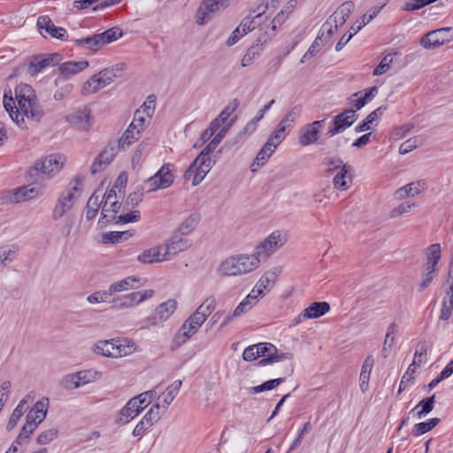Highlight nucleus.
I'll use <instances>...</instances> for the list:
<instances>
[{"label": "nucleus", "mask_w": 453, "mask_h": 453, "mask_svg": "<svg viewBox=\"0 0 453 453\" xmlns=\"http://www.w3.org/2000/svg\"><path fill=\"white\" fill-rule=\"evenodd\" d=\"M226 130L227 128L223 127L216 134L184 173V180H192V186L198 185L211 169L215 162L211 159L210 155L222 141L226 135Z\"/></svg>", "instance_id": "f257e3e1"}, {"label": "nucleus", "mask_w": 453, "mask_h": 453, "mask_svg": "<svg viewBox=\"0 0 453 453\" xmlns=\"http://www.w3.org/2000/svg\"><path fill=\"white\" fill-rule=\"evenodd\" d=\"M15 99L24 117L39 122L44 115L42 106L38 104L36 95L33 88L28 84H19L15 88Z\"/></svg>", "instance_id": "f03ea898"}, {"label": "nucleus", "mask_w": 453, "mask_h": 453, "mask_svg": "<svg viewBox=\"0 0 453 453\" xmlns=\"http://www.w3.org/2000/svg\"><path fill=\"white\" fill-rule=\"evenodd\" d=\"M156 392L149 390L131 398L119 411V421L126 424L138 416L154 399Z\"/></svg>", "instance_id": "7ed1b4c3"}, {"label": "nucleus", "mask_w": 453, "mask_h": 453, "mask_svg": "<svg viewBox=\"0 0 453 453\" xmlns=\"http://www.w3.org/2000/svg\"><path fill=\"white\" fill-rule=\"evenodd\" d=\"M60 158L58 155H50L37 161L28 170L29 176L34 181L53 177L62 168L63 163L59 161Z\"/></svg>", "instance_id": "20e7f679"}, {"label": "nucleus", "mask_w": 453, "mask_h": 453, "mask_svg": "<svg viewBox=\"0 0 453 453\" xmlns=\"http://www.w3.org/2000/svg\"><path fill=\"white\" fill-rule=\"evenodd\" d=\"M70 185V188L60 194L56 205L52 210L51 218L54 221L59 220L63 218L75 203L76 197L74 196V192L81 190V181L76 178Z\"/></svg>", "instance_id": "39448f33"}, {"label": "nucleus", "mask_w": 453, "mask_h": 453, "mask_svg": "<svg viewBox=\"0 0 453 453\" xmlns=\"http://www.w3.org/2000/svg\"><path fill=\"white\" fill-rule=\"evenodd\" d=\"M200 314V311H195L182 324L173 338V342L176 347H180L190 339L206 320L204 315Z\"/></svg>", "instance_id": "423d86ee"}, {"label": "nucleus", "mask_w": 453, "mask_h": 453, "mask_svg": "<svg viewBox=\"0 0 453 453\" xmlns=\"http://www.w3.org/2000/svg\"><path fill=\"white\" fill-rule=\"evenodd\" d=\"M154 290L145 289L142 291L132 292L121 296L113 298L110 303L112 307L118 311L133 308L143 301L151 298L154 296Z\"/></svg>", "instance_id": "0eeeda50"}, {"label": "nucleus", "mask_w": 453, "mask_h": 453, "mask_svg": "<svg viewBox=\"0 0 453 453\" xmlns=\"http://www.w3.org/2000/svg\"><path fill=\"white\" fill-rule=\"evenodd\" d=\"M100 376V372L94 370L80 371L64 376L60 381V386L66 390L75 389L94 381Z\"/></svg>", "instance_id": "6e6552de"}, {"label": "nucleus", "mask_w": 453, "mask_h": 453, "mask_svg": "<svg viewBox=\"0 0 453 453\" xmlns=\"http://www.w3.org/2000/svg\"><path fill=\"white\" fill-rule=\"evenodd\" d=\"M453 40V27H447L428 32L420 40L425 49H435Z\"/></svg>", "instance_id": "1a4fd4ad"}, {"label": "nucleus", "mask_w": 453, "mask_h": 453, "mask_svg": "<svg viewBox=\"0 0 453 453\" xmlns=\"http://www.w3.org/2000/svg\"><path fill=\"white\" fill-rule=\"evenodd\" d=\"M170 166V164L163 165L153 176L146 180L149 192L167 188L173 183L174 176Z\"/></svg>", "instance_id": "9d476101"}, {"label": "nucleus", "mask_w": 453, "mask_h": 453, "mask_svg": "<svg viewBox=\"0 0 453 453\" xmlns=\"http://www.w3.org/2000/svg\"><path fill=\"white\" fill-rule=\"evenodd\" d=\"M259 357H263L258 361L257 365L264 366L268 364L276 363L284 359H292L293 354L290 352L279 353L277 348L269 342H260L257 344Z\"/></svg>", "instance_id": "9b49d317"}, {"label": "nucleus", "mask_w": 453, "mask_h": 453, "mask_svg": "<svg viewBox=\"0 0 453 453\" xmlns=\"http://www.w3.org/2000/svg\"><path fill=\"white\" fill-rule=\"evenodd\" d=\"M358 119V114L353 109H346L341 113L334 117L331 126L329 127L326 135L333 137L337 134L342 133L351 127Z\"/></svg>", "instance_id": "f8f14e48"}, {"label": "nucleus", "mask_w": 453, "mask_h": 453, "mask_svg": "<svg viewBox=\"0 0 453 453\" xmlns=\"http://www.w3.org/2000/svg\"><path fill=\"white\" fill-rule=\"evenodd\" d=\"M286 242V238L282 237L279 231L273 232L264 242L256 247L255 253L252 254L259 259H265L271 256L275 250L281 247Z\"/></svg>", "instance_id": "ddd939ff"}, {"label": "nucleus", "mask_w": 453, "mask_h": 453, "mask_svg": "<svg viewBox=\"0 0 453 453\" xmlns=\"http://www.w3.org/2000/svg\"><path fill=\"white\" fill-rule=\"evenodd\" d=\"M163 245L162 259L169 261L179 253L188 250L192 245V242L189 239L184 238L180 233L173 232L166 243Z\"/></svg>", "instance_id": "4468645a"}, {"label": "nucleus", "mask_w": 453, "mask_h": 453, "mask_svg": "<svg viewBox=\"0 0 453 453\" xmlns=\"http://www.w3.org/2000/svg\"><path fill=\"white\" fill-rule=\"evenodd\" d=\"M37 28L40 34L46 37L47 35L52 38L61 41H68L69 35L67 31L61 27H56L49 16H40L37 19Z\"/></svg>", "instance_id": "2eb2a0df"}, {"label": "nucleus", "mask_w": 453, "mask_h": 453, "mask_svg": "<svg viewBox=\"0 0 453 453\" xmlns=\"http://www.w3.org/2000/svg\"><path fill=\"white\" fill-rule=\"evenodd\" d=\"M62 59L63 57L59 53L48 54L43 58L42 56H34L28 64L27 73L35 76L46 67L58 65Z\"/></svg>", "instance_id": "dca6fc26"}, {"label": "nucleus", "mask_w": 453, "mask_h": 453, "mask_svg": "<svg viewBox=\"0 0 453 453\" xmlns=\"http://www.w3.org/2000/svg\"><path fill=\"white\" fill-rule=\"evenodd\" d=\"M119 150L120 149H118L116 142H110L106 148L94 160L90 168L91 173L96 174L105 169V167L113 160L117 151Z\"/></svg>", "instance_id": "f3484780"}, {"label": "nucleus", "mask_w": 453, "mask_h": 453, "mask_svg": "<svg viewBox=\"0 0 453 453\" xmlns=\"http://www.w3.org/2000/svg\"><path fill=\"white\" fill-rule=\"evenodd\" d=\"M231 0H203L197 10V23L203 24L204 18L219 9H225L230 4Z\"/></svg>", "instance_id": "a211bd4d"}, {"label": "nucleus", "mask_w": 453, "mask_h": 453, "mask_svg": "<svg viewBox=\"0 0 453 453\" xmlns=\"http://www.w3.org/2000/svg\"><path fill=\"white\" fill-rule=\"evenodd\" d=\"M66 120L72 127L81 130H88L92 125L90 111L87 107L69 114Z\"/></svg>", "instance_id": "6ab92c4d"}, {"label": "nucleus", "mask_w": 453, "mask_h": 453, "mask_svg": "<svg viewBox=\"0 0 453 453\" xmlns=\"http://www.w3.org/2000/svg\"><path fill=\"white\" fill-rule=\"evenodd\" d=\"M176 308L177 302L174 299H169L162 303L156 308L153 316L150 318L151 323L155 325L167 320Z\"/></svg>", "instance_id": "aec40b11"}, {"label": "nucleus", "mask_w": 453, "mask_h": 453, "mask_svg": "<svg viewBox=\"0 0 453 453\" xmlns=\"http://www.w3.org/2000/svg\"><path fill=\"white\" fill-rule=\"evenodd\" d=\"M4 106L6 111H8L9 116L18 125V127H19L22 129L27 128L25 119L21 114L20 110L16 109L19 108V105H16V101L13 99L12 96H8L6 91H4Z\"/></svg>", "instance_id": "412c9836"}, {"label": "nucleus", "mask_w": 453, "mask_h": 453, "mask_svg": "<svg viewBox=\"0 0 453 453\" xmlns=\"http://www.w3.org/2000/svg\"><path fill=\"white\" fill-rule=\"evenodd\" d=\"M122 35L123 32L119 27H113L102 33L95 34L97 50L104 46L117 41Z\"/></svg>", "instance_id": "4be33fe9"}, {"label": "nucleus", "mask_w": 453, "mask_h": 453, "mask_svg": "<svg viewBox=\"0 0 453 453\" xmlns=\"http://www.w3.org/2000/svg\"><path fill=\"white\" fill-rule=\"evenodd\" d=\"M379 89L376 86L371 87L365 90V94L361 95V91L354 93L350 97V104L355 107V111L361 110L366 104L371 102L378 94Z\"/></svg>", "instance_id": "5701e85b"}, {"label": "nucleus", "mask_w": 453, "mask_h": 453, "mask_svg": "<svg viewBox=\"0 0 453 453\" xmlns=\"http://www.w3.org/2000/svg\"><path fill=\"white\" fill-rule=\"evenodd\" d=\"M351 169V165L344 164V166L337 171L333 179V184L336 189L346 190L350 187L352 183Z\"/></svg>", "instance_id": "b1692460"}, {"label": "nucleus", "mask_w": 453, "mask_h": 453, "mask_svg": "<svg viewBox=\"0 0 453 453\" xmlns=\"http://www.w3.org/2000/svg\"><path fill=\"white\" fill-rule=\"evenodd\" d=\"M267 41L266 35H259L256 41V43L251 45L244 54L242 59V65L243 67L250 65L254 59L258 57L263 51V44Z\"/></svg>", "instance_id": "393cba45"}, {"label": "nucleus", "mask_w": 453, "mask_h": 453, "mask_svg": "<svg viewBox=\"0 0 453 453\" xmlns=\"http://www.w3.org/2000/svg\"><path fill=\"white\" fill-rule=\"evenodd\" d=\"M88 65L89 63L87 60L68 61L59 65V72L65 79H69L70 77L85 70Z\"/></svg>", "instance_id": "a878e982"}, {"label": "nucleus", "mask_w": 453, "mask_h": 453, "mask_svg": "<svg viewBox=\"0 0 453 453\" xmlns=\"http://www.w3.org/2000/svg\"><path fill=\"white\" fill-rule=\"evenodd\" d=\"M136 127L137 125L135 123H131L122 136L115 141L118 149L126 150L140 138L142 133Z\"/></svg>", "instance_id": "bb28decb"}, {"label": "nucleus", "mask_w": 453, "mask_h": 453, "mask_svg": "<svg viewBox=\"0 0 453 453\" xmlns=\"http://www.w3.org/2000/svg\"><path fill=\"white\" fill-rule=\"evenodd\" d=\"M47 406L48 403H44L43 400L37 401L26 416V419L37 426L46 418Z\"/></svg>", "instance_id": "cd10ccee"}, {"label": "nucleus", "mask_w": 453, "mask_h": 453, "mask_svg": "<svg viewBox=\"0 0 453 453\" xmlns=\"http://www.w3.org/2000/svg\"><path fill=\"white\" fill-rule=\"evenodd\" d=\"M116 191L112 188L104 196V203L102 208V217L99 219V222L102 221V219L107 218V212H111L113 216L118 212L120 204L116 200Z\"/></svg>", "instance_id": "c85d7f7f"}, {"label": "nucleus", "mask_w": 453, "mask_h": 453, "mask_svg": "<svg viewBox=\"0 0 453 453\" xmlns=\"http://www.w3.org/2000/svg\"><path fill=\"white\" fill-rule=\"evenodd\" d=\"M163 248L164 245H158L145 250L137 257V260L142 264H152L166 261L165 259H161L163 258Z\"/></svg>", "instance_id": "c756f323"}, {"label": "nucleus", "mask_w": 453, "mask_h": 453, "mask_svg": "<svg viewBox=\"0 0 453 453\" xmlns=\"http://www.w3.org/2000/svg\"><path fill=\"white\" fill-rule=\"evenodd\" d=\"M143 283L142 279L136 276H128L123 280L111 283V290L115 293H120L129 289H136L142 287Z\"/></svg>", "instance_id": "7c9ffc66"}, {"label": "nucleus", "mask_w": 453, "mask_h": 453, "mask_svg": "<svg viewBox=\"0 0 453 453\" xmlns=\"http://www.w3.org/2000/svg\"><path fill=\"white\" fill-rule=\"evenodd\" d=\"M275 149L276 148L274 143H271V142H266L260 149L253 164L250 165L251 171L256 172L257 168L263 166L270 158L272 154L274 152Z\"/></svg>", "instance_id": "2f4dec72"}, {"label": "nucleus", "mask_w": 453, "mask_h": 453, "mask_svg": "<svg viewBox=\"0 0 453 453\" xmlns=\"http://www.w3.org/2000/svg\"><path fill=\"white\" fill-rule=\"evenodd\" d=\"M374 365V359L372 356H368L362 365L359 376V387L363 393L366 392L369 388L370 374Z\"/></svg>", "instance_id": "473e14b6"}, {"label": "nucleus", "mask_w": 453, "mask_h": 453, "mask_svg": "<svg viewBox=\"0 0 453 453\" xmlns=\"http://www.w3.org/2000/svg\"><path fill=\"white\" fill-rule=\"evenodd\" d=\"M240 267L241 274L254 271L259 266V259L253 255L242 254L235 256Z\"/></svg>", "instance_id": "72a5a7b5"}, {"label": "nucleus", "mask_w": 453, "mask_h": 453, "mask_svg": "<svg viewBox=\"0 0 453 453\" xmlns=\"http://www.w3.org/2000/svg\"><path fill=\"white\" fill-rule=\"evenodd\" d=\"M387 106L381 105L375 109L373 111L369 113L365 119H363L362 122H360L357 126L355 127L356 133H362L365 131H367L371 129V125L378 119H380L383 112L386 111Z\"/></svg>", "instance_id": "f704fd0d"}, {"label": "nucleus", "mask_w": 453, "mask_h": 453, "mask_svg": "<svg viewBox=\"0 0 453 453\" xmlns=\"http://www.w3.org/2000/svg\"><path fill=\"white\" fill-rule=\"evenodd\" d=\"M119 2V0H116V1H112V2H109L107 0H103L102 2L99 3V0H76L73 2V8H75L77 11H80V10H86L88 8H89L90 6L96 4L95 6H93V11H98V10H102V9H104L110 5H112V4H118Z\"/></svg>", "instance_id": "c9c22d12"}, {"label": "nucleus", "mask_w": 453, "mask_h": 453, "mask_svg": "<svg viewBox=\"0 0 453 453\" xmlns=\"http://www.w3.org/2000/svg\"><path fill=\"white\" fill-rule=\"evenodd\" d=\"M330 310V304L327 302H314L310 306L304 309V317H307L309 319H317Z\"/></svg>", "instance_id": "e433bc0d"}, {"label": "nucleus", "mask_w": 453, "mask_h": 453, "mask_svg": "<svg viewBox=\"0 0 453 453\" xmlns=\"http://www.w3.org/2000/svg\"><path fill=\"white\" fill-rule=\"evenodd\" d=\"M199 221V214L192 213L180 224L174 232L180 233V234L182 236L188 235L195 230Z\"/></svg>", "instance_id": "4c0bfd02"}, {"label": "nucleus", "mask_w": 453, "mask_h": 453, "mask_svg": "<svg viewBox=\"0 0 453 453\" xmlns=\"http://www.w3.org/2000/svg\"><path fill=\"white\" fill-rule=\"evenodd\" d=\"M240 267L236 257H230L224 260L219 268V273L223 276L241 275Z\"/></svg>", "instance_id": "58836bf2"}, {"label": "nucleus", "mask_w": 453, "mask_h": 453, "mask_svg": "<svg viewBox=\"0 0 453 453\" xmlns=\"http://www.w3.org/2000/svg\"><path fill=\"white\" fill-rule=\"evenodd\" d=\"M134 343L127 339H115L114 358L126 357L134 351Z\"/></svg>", "instance_id": "ea45409f"}, {"label": "nucleus", "mask_w": 453, "mask_h": 453, "mask_svg": "<svg viewBox=\"0 0 453 453\" xmlns=\"http://www.w3.org/2000/svg\"><path fill=\"white\" fill-rule=\"evenodd\" d=\"M115 339L98 341L93 346V351L96 354L102 355L107 357L114 358Z\"/></svg>", "instance_id": "a19ab883"}, {"label": "nucleus", "mask_w": 453, "mask_h": 453, "mask_svg": "<svg viewBox=\"0 0 453 453\" xmlns=\"http://www.w3.org/2000/svg\"><path fill=\"white\" fill-rule=\"evenodd\" d=\"M277 279V273L275 272H266L264 275L261 276L258 282L256 285L257 289L252 290V294L257 292V295L262 296L263 289H266L268 288H272Z\"/></svg>", "instance_id": "79ce46f5"}, {"label": "nucleus", "mask_w": 453, "mask_h": 453, "mask_svg": "<svg viewBox=\"0 0 453 453\" xmlns=\"http://www.w3.org/2000/svg\"><path fill=\"white\" fill-rule=\"evenodd\" d=\"M435 395L422 399L412 410L417 411L416 415L418 418H422L428 413H430L434 406Z\"/></svg>", "instance_id": "37998d69"}, {"label": "nucleus", "mask_w": 453, "mask_h": 453, "mask_svg": "<svg viewBox=\"0 0 453 453\" xmlns=\"http://www.w3.org/2000/svg\"><path fill=\"white\" fill-rule=\"evenodd\" d=\"M319 133V130L306 125L301 131V134L299 136V143L302 146H308L310 144L315 143L318 141Z\"/></svg>", "instance_id": "c03bdc74"}, {"label": "nucleus", "mask_w": 453, "mask_h": 453, "mask_svg": "<svg viewBox=\"0 0 453 453\" xmlns=\"http://www.w3.org/2000/svg\"><path fill=\"white\" fill-rule=\"evenodd\" d=\"M28 401L27 397L20 400L19 404L16 406V408L13 410L8 423L6 425V429L8 431L12 430L16 425L18 424L20 418L23 416L24 412L26 411L25 405L27 404Z\"/></svg>", "instance_id": "a18cd8bd"}, {"label": "nucleus", "mask_w": 453, "mask_h": 453, "mask_svg": "<svg viewBox=\"0 0 453 453\" xmlns=\"http://www.w3.org/2000/svg\"><path fill=\"white\" fill-rule=\"evenodd\" d=\"M123 71V64H118L111 68H105L99 72V74L102 76L105 85H109L115 81V79L119 78L122 74Z\"/></svg>", "instance_id": "49530a36"}, {"label": "nucleus", "mask_w": 453, "mask_h": 453, "mask_svg": "<svg viewBox=\"0 0 453 453\" xmlns=\"http://www.w3.org/2000/svg\"><path fill=\"white\" fill-rule=\"evenodd\" d=\"M101 203L100 196L96 191L94 192L88 198L86 205V219L88 220H92L96 216Z\"/></svg>", "instance_id": "de8ad7c7"}, {"label": "nucleus", "mask_w": 453, "mask_h": 453, "mask_svg": "<svg viewBox=\"0 0 453 453\" xmlns=\"http://www.w3.org/2000/svg\"><path fill=\"white\" fill-rule=\"evenodd\" d=\"M132 236V234H130L128 231H111L103 234L102 235V242L103 243H119L123 241L127 240L129 237Z\"/></svg>", "instance_id": "09e8293b"}, {"label": "nucleus", "mask_w": 453, "mask_h": 453, "mask_svg": "<svg viewBox=\"0 0 453 453\" xmlns=\"http://www.w3.org/2000/svg\"><path fill=\"white\" fill-rule=\"evenodd\" d=\"M95 34L81 38H71L69 41L78 48H81L91 52L97 51L96 43L95 40Z\"/></svg>", "instance_id": "8fccbe9b"}, {"label": "nucleus", "mask_w": 453, "mask_h": 453, "mask_svg": "<svg viewBox=\"0 0 453 453\" xmlns=\"http://www.w3.org/2000/svg\"><path fill=\"white\" fill-rule=\"evenodd\" d=\"M355 4L352 1H346L342 4L333 15L329 17V20L337 23L338 16H342V21H346L352 11L354 10Z\"/></svg>", "instance_id": "3c124183"}, {"label": "nucleus", "mask_w": 453, "mask_h": 453, "mask_svg": "<svg viewBox=\"0 0 453 453\" xmlns=\"http://www.w3.org/2000/svg\"><path fill=\"white\" fill-rule=\"evenodd\" d=\"M453 311V292L450 290L446 291V296L442 300L441 313L439 319L441 320H448L451 315Z\"/></svg>", "instance_id": "603ef678"}, {"label": "nucleus", "mask_w": 453, "mask_h": 453, "mask_svg": "<svg viewBox=\"0 0 453 453\" xmlns=\"http://www.w3.org/2000/svg\"><path fill=\"white\" fill-rule=\"evenodd\" d=\"M440 420L441 419L439 418H433L426 422L416 424L413 427L412 434L414 436H419L431 431L439 424Z\"/></svg>", "instance_id": "864d4df0"}, {"label": "nucleus", "mask_w": 453, "mask_h": 453, "mask_svg": "<svg viewBox=\"0 0 453 453\" xmlns=\"http://www.w3.org/2000/svg\"><path fill=\"white\" fill-rule=\"evenodd\" d=\"M284 381H285V378L273 379V380L265 381L261 385L251 387L248 390H249L250 394H258V393H261L264 391L272 390V389L275 388L276 387H278L280 384L283 383Z\"/></svg>", "instance_id": "5fc2aeb1"}, {"label": "nucleus", "mask_w": 453, "mask_h": 453, "mask_svg": "<svg viewBox=\"0 0 453 453\" xmlns=\"http://www.w3.org/2000/svg\"><path fill=\"white\" fill-rule=\"evenodd\" d=\"M257 295H248L234 311V316H241L250 311L257 303Z\"/></svg>", "instance_id": "6e6d98bb"}, {"label": "nucleus", "mask_w": 453, "mask_h": 453, "mask_svg": "<svg viewBox=\"0 0 453 453\" xmlns=\"http://www.w3.org/2000/svg\"><path fill=\"white\" fill-rule=\"evenodd\" d=\"M181 384H182V382L180 380L173 381V383L166 388V392L163 394V396H164L163 401L165 403L163 408L165 410L167 409L169 404L173 401L175 396L178 395L180 388L181 387Z\"/></svg>", "instance_id": "4d7b16f0"}, {"label": "nucleus", "mask_w": 453, "mask_h": 453, "mask_svg": "<svg viewBox=\"0 0 453 453\" xmlns=\"http://www.w3.org/2000/svg\"><path fill=\"white\" fill-rule=\"evenodd\" d=\"M427 355V344L425 341H420L416 346L414 353V359L411 365L420 366L421 364L425 363Z\"/></svg>", "instance_id": "13d9d810"}, {"label": "nucleus", "mask_w": 453, "mask_h": 453, "mask_svg": "<svg viewBox=\"0 0 453 453\" xmlns=\"http://www.w3.org/2000/svg\"><path fill=\"white\" fill-rule=\"evenodd\" d=\"M423 137L421 135L414 136L404 142H403L399 147V153L401 155H405L413 150H415L417 147L420 146L423 143Z\"/></svg>", "instance_id": "bf43d9fd"}, {"label": "nucleus", "mask_w": 453, "mask_h": 453, "mask_svg": "<svg viewBox=\"0 0 453 453\" xmlns=\"http://www.w3.org/2000/svg\"><path fill=\"white\" fill-rule=\"evenodd\" d=\"M288 127L279 123L275 130L272 133L270 137L266 142H271V143H274L275 148L285 139L287 134L289 132V129L287 130Z\"/></svg>", "instance_id": "052dcab7"}, {"label": "nucleus", "mask_w": 453, "mask_h": 453, "mask_svg": "<svg viewBox=\"0 0 453 453\" xmlns=\"http://www.w3.org/2000/svg\"><path fill=\"white\" fill-rule=\"evenodd\" d=\"M302 111V108L300 105H295L292 107L289 111L284 116V118L280 120V124L290 128L293 123L299 118Z\"/></svg>", "instance_id": "680f3d73"}, {"label": "nucleus", "mask_w": 453, "mask_h": 453, "mask_svg": "<svg viewBox=\"0 0 453 453\" xmlns=\"http://www.w3.org/2000/svg\"><path fill=\"white\" fill-rule=\"evenodd\" d=\"M153 425L154 424L151 421L150 414H145L134 428L132 434L134 436H141Z\"/></svg>", "instance_id": "e2e57ef3"}, {"label": "nucleus", "mask_w": 453, "mask_h": 453, "mask_svg": "<svg viewBox=\"0 0 453 453\" xmlns=\"http://www.w3.org/2000/svg\"><path fill=\"white\" fill-rule=\"evenodd\" d=\"M324 164H326L328 166L326 170L327 173L333 174L336 171L342 169L344 166L345 163L339 157H329L325 158Z\"/></svg>", "instance_id": "0e129e2a"}, {"label": "nucleus", "mask_w": 453, "mask_h": 453, "mask_svg": "<svg viewBox=\"0 0 453 453\" xmlns=\"http://www.w3.org/2000/svg\"><path fill=\"white\" fill-rule=\"evenodd\" d=\"M58 435V431L56 428H50L42 432L36 438V441L40 445H46L55 440Z\"/></svg>", "instance_id": "69168bd1"}, {"label": "nucleus", "mask_w": 453, "mask_h": 453, "mask_svg": "<svg viewBox=\"0 0 453 453\" xmlns=\"http://www.w3.org/2000/svg\"><path fill=\"white\" fill-rule=\"evenodd\" d=\"M392 62H393L392 54L386 55L381 59L380 64L374 68L372 74L374 76H379V75L385 73L389 69Z\"/></svg>", "instance_id": "338daca9"}, {"label": "nucleus", "mask_w": 453, "mask_h": 453, "mask_svg": "<svg viewBox=\"0 0 453 453\" xmlns=\"http://www.w3.org/2000/svg\"><path fill=\"white\" fill-rule=\"evenodd\" d=\"M416 203L412 202H404L399 204L397 207L394 208L390 211V218H397L402 216L407 212H410L412 208L416 207Z\"/></svg>", "instance_id": "774afa93"}]
</instances>
